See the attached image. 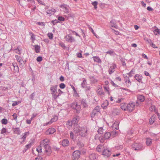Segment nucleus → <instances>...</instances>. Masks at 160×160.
Wrapping results in <instances>:
<instances>
[{"label": "nucleus", "instance_id": "1", "mask_svg": "<svg viewBox=\"0 0 160 160\" xmlns=\"http://www.w3.org/2000/svg\"><path fill=\"white\" fill-rule=\"evenodd\" d=\"M71 107L74 110V112L77 113H79L81 110L80 105H78L76 101L74 102L71 104Z\"/></svg>", "mask_w": 160, "mask_h": 160}, {"label": "nucleus", "instance_id": "2", "mask_svg": "<svg viewBox=\"0 0 160 160\" xmlns=\"http://www.w3.org/2000/svg\"><path fill=\"white\" fill-rule=\"evenodd\" d=\"M132 149L135 151H139L143 150L144 147L141 143H135L132 145Z\"/></svg>", "mask_w": 160, "mask_h": 160}, {"label": "nucleus", "instance_id": "3", "mask_svg": "<svg viewBox=\"0 0 160 160\" xmlns=\"http://www.w3.org/2000/svg\"><path fill=\"white\" fill-rule=\"evenodd\" d=\"M87 132V130L85 129L82 128L79 126L76 127L74 129V132L76 133L81 132L80 134L82 137H84L86 136Z\"/></svg>", "mask_w": 160, "mask_h": 160}, {"label": "nucleus", "instance_id": "4", "mask_svg": "<svg viewBox=\"0 0 160 160\" xmlns=\"http://www.w3.org/2000/svg\"><path fill=\"white\" fill-rule=\"evenodd\" d=\"M57 85L52 86L50 88L52 96L54 99H56L60 95V93L57 92Z\"/></svg>", "mask_w": 160, "mask_h": 160}, {"label": "nucleus", "instance_id": "5", "mask_svg": "<svg viewBox=\"0 0 160 160\" xmlns=\"http://www.w3.org/2000/svg\"><path fill=\"white\" fill-rule=\"evenodd\" d=\"M81 85V87L84 89L86 91L90 90L91 88L90 85L87 84L86 80L84 78L82 82Z\"/></svg>", "mask_w": 160, "mask_h": 160}, {"label": "nucleus", "instance_id": "6", "mask_svg": "<svg viewBox=\"0 0 160 160\" xmlns=\"http://www.w3.org/2000/svg\"><path fill=\"white\" fill-rule=\"evenodd\" d=\"M100 108L98 106H96L94 109L92 110V112L91 113V116L92 118L98 115V113L100 112Z\"/></svg>", "mask_w": 160, "mask_h": 160}, {"label": "nucleus", "instance_id": "7", "mask_svg": "<svg viewBox=\"0 0 160 160\" xmlns=\"http://www.w3.org/2000/svg\"><path fill=\"white\" fill-rule=\"evenodd\" d=\"M135 104L133 102H130L128 104H127L126 111L129 112H131L134 109Z\"/></svg>", "mask_w": 160, "mask_h": 160}, {"label": "nucleus", "instance_id": "8", "mask_svg": "<svg viewBox=\"0 0 160 160\" xmlns=\"http://www.w3.org/2000/svg\"><path fill=\"white\" fill-rule=\"evenodd\" d=\"M81 153L78 150L74 151L72 155V158L73 160H78V159L80 157Z\"/></svg>", "mask_w": 160, "mask_h": 160}, {"label": "nucleus", "instance_id": "9", "mask_svg": "<svg viewBox=\"0 0 160 160\" xmlns=\"http://www.w3.org/2000/svg\"><path fill=\"white\" fill-rule=\"evenodd\" d=\"M45 149V152L48 155H49L52 153L51 148L49 144L43 147Z\"/></svg>", "mask_w": 160, "mask_h": 160}, {"label": "nucleus", "instance_id": "10", "mask_svg": "<svg viewBox=\"0 0 160 160\" xmlns=\"http://www.w3.org/2000/svg\"><path fill=\"white\" fill-rule=\"evenodd\" d=\"M111 154V152L108 148H104L102 152V154L108 157Z\"/></svg>", "mask_w": 160, "mask_h": 160}, {"label": "nucleus", "instance_id": "11", "mask_svg": "<svg viewBox=\"0 0 160 160\" xmlns=\"http://www.w3.org/2000/svg\"><path fill=\"white\" fill-rule=\"evenodd\" d=\"M65 38L66 40L68 42H72L75 41V39L72 36L69 35H67L65 36Z\"/></svg>", "mask_w": 160, "mask_h": 160}, {"label": "nucleus", "instance_id": "12", "mask_svg": "<svg viewBox=\"0 0 160 160\" xmlns=\"http://www.w3.org/2000/svg\"><path fill=\"white\" fill-rule=\"evenodd\" d=\"M50 141L47 139H46L42 140L40 142V145L43 147L49 145Z\"/></svg>", "mask_w": 160, "mask_h": 160}, {"label": "nucleus", "instance_id": "13", "mask_svg": "<svg viewBox=\"0 0 160 160\" xmlns=\"http://www.w3.org/2000/svg\"><path fill=\"white\" fill-rule=\"evenodd\" d=\"M116 67V65L115 64H113L111 66L108 70L109 73L111 74L115 71V68Z\"/></svg>", "mask_w": 160, "mask_h": 160}, {"label": "nucleus", "instance_id": "14", "mask_svg": "<svg viewBox=\"0 0 160 160\" xmlns=\"http://www.w3.org/2000/svg\"><path fill=\"white\" fill-rule=\"evenodd\" d=\"M56 131L55 129L53 128H51L47 130L46 133L47 134H53Z\"/></svg>", "mask_w": 160, "mask_h": 160}, {"label": "nucleus", "instance_id": "15", "mask_svg": "<svg viewBox=\"0 0 160 160\" xmlns=\"http://www.w3.org/2000/svg\"><path fill=\"white\" fill-rule=\"evenodd\" d=\"M60 7L64 9V12L66 13H67L69 12L68 6L65 4H62L60 6Z\"/></svg>", "mask_w": 160, "mask_h": 160}, {"label": "nucleus", "instance_id": "16", "mask_svg": "<svg viewBox=\"0 0 160 160\" xmlns=\"http://www.w3.org/2000/svg\"><path fill=\"white\" fill-rule=\"evenodd\" d=\"M119 121H115L113 124L112 126V128L113 129L116 130H118L119 129Z\"/></svg>", "mask_w": 160, "mask_h": 160}, {"label": "nucleus", "instance_id": "17", "mask_svg": "<svg viewBox=\"0 0 160 160\" xmlns=\"http://www.w3.org/2000/svg\"><path fill=\"white\" fill-rule=\"evenodd\" d=\"M62 144L63 147H67L69 146V142L68 139H65L62 140Z\"/></svg>", "mask_w": 160, "mask_h": 160}, {"label": "nucleus", "instance_id": "18", "mask_svg": "<svg viewBox=\"0 0 160 160\" xmlns=\"http://www.w3.org/2000/svg\"><path fill=\"white\" fill-rule=\"evenodd\" d=\"M79 119V117L78 116H76L74 117L72 121V123L75 124L78 123Z\"/></svg>", "mask_w": 160, "mask_h": 160}, {"label": "nucleus", "instance_id": "19", "mask_svg": "<svg viewBox=\"0 0 160 160\" xmlns=\"http://www.w3.org/2000/svg\"><path fill=\"white\" fill-rule=\"evenodd\" d=\"M81 104L82 105L84 108L88 107V105L85 99H82L81 101Z\"/></svg>", "mask_w": 160, "mask_h": 160}, {"label": "nucleus", "instance_id": "20", "mask_svg": "<svg viewBox=\"0 0 160 160\" xmlns=\"http://www.w3.org/2000/svg\"><path fill=\"white\" fill-rule=\"evenodd\" d=\"M134 78L136 80L139 82H142V77L140 75L138 74H136L134 76Z\"/></svg>", "mask_w": 160, "mask_h": 160}, {"label": "nucleus", "instance_id": "21", "mask_svg": "<svg viewBox=\"0 0 160 160\" xmlns=\"http://www.w3.org/2000/svg\"><path fill=\"white\" fill-rule=\"evenodd\" d=\"M137 99L138 101L142 102L144 101L145 98L143 96L141 95H138L137 96Z\"/></svg>", "mask_w": 160, "mask_h": 160}, {"label": "nucleus", "instance_id": "22", "mask_svg": "<svg viewBox=\"0 0 160 160\" xmlns=\"http://www.w3.org/2000/svg\"><path fill=\"white\" fill-rule=\"evenodd\" d=\"M103 136L106 139H109L111 137V134L109 132H106L104 133Z\"/></svg>", "mask_w": 160, "mask_h": 160}, {"label": "nucleus", "instance_id": "23", "mask_svg": "<svg viewBox=\"0 0 160 160\" xmlns=\"http://www.w3.org/2000/svg\"><path fill=\"white\" fill-rule=\"evenodd\" d=\"M15 57L16 58L17 61L18 62L19 64H22L23 62L22 58L20 56L17 55H16L15 56Z\"/></svg>", "mask_w": 160, "mask_h": 160}, {"label": "nucleus", "instance_id": "24", "mask_svg": "<svg viewBox=\"0 0 160 160\" xmlns=\"http://www.w3.org/2000/svg\"><path fill=\"white\" fill-rule=\"evenodd\" d=\"M156 120V117L155 116H152L150 118L149 121V123L150 124L152 125L154 122Z\"/></svg>", "mask_w": 160, "mask_h": 160}, {"label": "nucleus", "instance_id": "25", "mask_svg": "<svg viewBox=\"0 0 160 160\" xmlns=\"http://www.w3.org/2000/svg\"><path fill=\"white\" fill-rule=\"evenodd\" d=\"M104 147L102 145H99L96 148V150L98 152H101L104 148Z\"/></svg>", "mask_w": 160, "mask_h": 160}, {"label": "nucleus", "instance_id": "26", "mask_svg": "<svg viewBox=\"0 0 160 160\" xmlns=\"http://www.w3.org/2000/svg\"><path fill=\"white\" fill-rule=\"evenodd\" d=\"M13 130L14 134L19 135L21 133L20 130L18 128H13Z\"/></svg>", "mask_w": 160, "mask_h": 160}, {"label": "nucleus", "instance_id": "27", "mask_svg": "<svg viewBox=\"0 0 160 160\" xmlns=\"http://www.w3.org/2000/svg\"><path fill=\"white\" fill-rule=\"evenodd\" d=\"M108 104V102L107 100H106L103 102L101 105V107L103 109H105Z\"/></svg>", "mask_w": 160, "mask_h": 160}, {"label": "nucleus", "instance_id": "28", "mask_svg": "<svg viewBox=\"0 0 160 160\" xmlns=\"http://www.w3.org/2000/svg\"><path fill=\"white\" fill-rule=\"evenodd\" d=\"M110 25L112 27H114L116 28H117L118 26L115 23V20H112L110 22Z\"/></svg>", "mask_w": 160, "mask_h": 160}, {"label": "nucleus", "instance_id": "29", "mask_svg": "<svg viewBox=\"0 0 160 160\" xmlns=\"http://www.w3.org/2000/svg\"><path fill=\"white\" fill-rule=\"evenodd\" d=\"M127 104L125 103H122L120 104V106L121 108L124 110L126 111Z\"/></svg>", "mask_w": 160, "mask_h": 160}, {"label": "nucleus", "instance_id": "30", "mask_svg": "<svg viewBox=\"0 0 160 160\" xmlns=\"http://www.w3.org/2000/svg\"><path fill=\"white\" fill-rule=\"evenodd\" d=\"M125 83H127V86L128 87L131 85V82L130 81L129 78H125Z\"/></svg>", "mask_w": 160, "mask_h": 160}, {"label": "nucleus", "instance_id": "31", "mask_svg": "<svg viewBox=\"0 0 160 160\" xmlns=\"http://www.w3.org/2000/svg\"><path fill=\"white\" fill-rule=\"evenodd\" d=\"M152 139L150 138H146V143L147 145L150 146L152 143Z\"/></svg>", "mask_w": 160, "mask_h": 160}, {"label": "nucleus", "instance_id": "32", "mask_svg": "<svg viewBox=\"0 0 160 160\" xmlns=\"http://www.w3.org/2000/svg\"><path fill=\"white\" fill-rule=\"evenodd\" d=\"M94 62L98 63H101V61L98 57L94 56L93 57Z\"/></svg>", "mask_w": 160, "mask_h": 160}, {"label": "nucleus", "instance_id": "33", "mask_svg": "<svg viewBox=\"0 0 160 160\" xmlns=\"http://www.w3.org/2000/svg\"><path fill=\"white\" fill-rule=\"evenodd\" d=\"M89 158L91 160H95L96 159L97 155L94 153H92L89 155Z\"/></svg>", "mask_w": 160, "mask_h": 160}, {"label": "nucleus", "instance_id": "34", "mask_svg": "<svg viewBox=\"0 0 160 160\" xmlns=\"http://www.w3.org/2000/svg\"><path fill=\"white\" fill-rule=\"evenodd\" d=\"M35 50L36 53H38L40 51V47L38 45H35Z\"/></svg>", "mask_w": 160, "mask_h": 160}, {"label": "nucleus", "instance_id": "35", "mask_svg": "<svg viewBox=\"0 0 160 160\" xmlns=\"http://www.w3.org/2000/svg\"><path fill=\"white\" fill-rule=\"evenodd\" d=\"M90 79L91 82L92 83H95L98 81V80L94 76H90Z\"/></svg>", "mask_w": 160, "mask_h": 160}, {"label": "nucleus", "instance_id": "36", "mask_svg": "<svg viewBox=\"0 0 160 160\" xmlns=\"http://www.w3.org/2000/svg\"><path fill=\"white\" fill-rule=\"evenodd\" d=\"M58 119V116H54L53 118L51 119L50 121L52 123L53 122L56 121Z\"/></svg>", "mask_w": 160, "mask_h": 160}, {"label": "nucleus", "instance_id": "37", "mask_svg": "<svg viewBox=\"0 0 160 160\" xmlns=\"http://www.w3.org/2000/svg\"><path fill=\"white\" fill-rule=\"evenodd\" d=\"M77 145L80 148H82L83 146V143L80 141H78L77 142Z\"/></svg>", "mask_w": 160, "mask_h": 160}, {"label": "nucleus", "instance_id": "38", "mask_svg": "<svg viewBox=\"0 0 160 160\" xmlns=\"http://www.w3.org/2000/svg\"><path fill=\"white\" fill-rule=\"evenodd\" d=\"M117 132L116 131H112L110 132V134H111V136L112 138L114 137H115L117 134Z\"/></svg>", "mask_w": 160, "mask_h": 160}, {"label": "nucleus", "instance_id": "39", "mask_svg": "<svg viewBox=\"0 0 160 160\" xmlns=\"http://www.w3.org/2000/svg\"><path fill=\"white\" fill-rule=\"evenodd\" d=\"M150 110L151 111H154L156 113L157 112V111L156 110L155 107L154 105H152L151 106L150 108Z\"/></svg>", "mask_w": 160, "mask_h": 160}, {"label": "nucleus", "instance_id": "40", "mask_svg": "<svg viewBox=\"0 0 160 160\" xmlns=\"http://www.w3.org/2000/svg\"><path fill=\"white\" fill-rule=\"evenodd\" d=\"M28 133V132H26L24 133V135L21 138V139H22V142L21 143H22V142H24L26 138V134Z\"/></svg>", "mask_w": 160, "mask_h": 160}, {"label": "nucleus", "instance_id": "41", "mask_svg": "<svg viewBox=\"0 0 160 160\" xmlns=\"http://www.w3.org/2000/svg\"><path fill=\"white\" fill-rule=\"evenodd\" d=\"M31 146V143L28 144L25 146V148L24 149V152H26L27 150Z\"/></svg>", "mask_w": 160, "mask_h": 160}, {"label": "nucleus", "instance_id": "42", "mask_svg": "<svg viewBox=\"0 0 160 160\" xmlns=\"http://www.w3.org/2000/svg\"><path fill=\"white\" fill-rule=\"evenodd\" d=\"M98 4V2L96 1H95L92 3V4L94 6L95 9H96L97 8V6Z\"/></svg>", "mask_w": 160, "mask_h": 160}, {"label": "nucleus", "instance_id": "43", "mask_svg": "<svg viewBox=\"0 0 160 160\" xmlns=\"http://www.w3.org/2000/svg\"><path fill=\"white\" fill-rule=\"evenodd\" d=\"M155 35H157L160 33L159 29L157 28V29H155L153 31Z\"/></svg>", "mask_w": 160, "mask_h": 160}, {"label": "nucleus", "instance_id": "44", "mask_svg": "<svg viewBox=\"0 0 160 160\" xmlns=\"http://www.w3.org/2000/svg\"><path fill=\"white\" fill-rule=\"evenodd\" d=\"M2 123L3 124H7L8 123V120L7 119L3 118L1 120Z\"/></svg>", "mask_w": 160, "mask_h": 160}, {"label": "nucleus", "instance_id": "45", "mask_svg": "<svg viewBox=\"0 0 160 160\" xmlns=\"http://www.w3.org/2000/svg\"><path fill=\"white\" fill-rule=\"evenodd\" d=\"M98 139L101 142H104V140L106 139L105 138H104V136H100Z\"/></svg>", "mask_w": 160, "mask_h": 160}, {"label": "nucleus", "instance_id": "46", "mask_svg": "<svg viewBox=\"0 0 160 160\" xmlns=\"http://www.w3.org/2000/svg\"><path fill=\"white\" fill-rule=\"evenodd\" d=\"M98 133H99L100 134H102L103 133V128L102 127H101L99 128L98 131Z\"/></svg>", "mask_w": 160, "mask_h": 160}, {"label": "nucleus", "instance_id": "47", "mask_svg": "<svg viewBox=\"0 0 160 160\" xmlns=\"http://www.w3.org/2000/svg\"><path fill=\"white\" fill-rule=\"evenodd\" d=\"M98 94L100 96L104 95V92H103L102 90H100L98 91Z\"/></svg>", "mask_w": 160, "mask_h": 160}, {"label": "nucleus", "instance_id": "48", "mask_svg": "<svg viewBox=\"0 0 160 160\" xmlns=\"http://www.w3.org/2000/svg\"><path fill=\"white\" fill-rule=\"evenodd\" d=\"M48 36L50 39L52 40V39L53 34L52 33H48Z\"/></svg>", "mask_w": 160, "mask_h": 160}, {"label": "nucleus", "instance_id": "49", "mask_svg": "<svg viewBox=\"0 0 160 160\" xmlns=\"http://www.w3.org/2000/svg\"><path fill=\"white\" fill-rule=\"evenodd\" d=\"M134 71L133 69H132L130 72L128 73L127 74L128 75L129 77H131L132 76V74H134Z\"/></svg>", "mask_w": 160, "mask_h": 160}, {"label": "nucleus", "instance_id": "50", "mask_svg": "<svg viewBox=\"0 0 160 160\" xmlns=\"http://www.w3.org/2000/svg\"><path fill=\"white\" fill-rule=\"evenodd\" d=\"M70 138L73 140V141L75 140V139L74 138V134L72 132H71L70 133Z\"/></svg>", "mask_w": 160, "mask_h": 160}, {"label": "nucleus", "instance_id": "51", "mask_svg": "<svg viewBox=\"0 0 160 160\" xmlns=\"http://www.w3.org/2000/svg\"><path fill=\"white\" fill-rule=\"evenodd\" d=\"M37 151L38 152H42V148L41 146H39L37 148Z\"/></svg>", "mask_w": 160, "mask_h": 160}, {"label": "nucleus", "instance_id": "52", "mask_svg": "<svg viewBox=\"0 0 160 160\" xmlns=\"http://www.w3.org/2000/svg\"><path fill=\"white\" fill-rule=\"evenodd\" d=\"M58 20L60 21H63L65 20V18L59 16L58 18Z\"/></svg>", "mask_w": 160, "mask_h": 160}, {"label": "nucleus", "instance_id": "53", "mask_svg": "<svg viewBox=\"0 0 160 160\" xmlns=\"http://www.w3.org/2000/svg\"><path fill=\"white\" fill-rule=\"evenodd\" d=\"M31 39L32 40V42H33L35 40V36L33 33H31Z\"/></svg>", "mask_w": 160, "mask_h": 160}, {"label": "nucleus", "instance_id": "54", "mask_svg": "<svg viewBox=\"0 0 160 160\" xmlns=\"http://www.w3.org/2000/svg\"><path fill=\"white\" fill-rule=\"evenodd\" d=\"M14 71L15 72H19V68L18 66L16 67L14 66Z\"/></svg>", "mask_w": 160, "mask_h": 160}, {"label": "nucleus", "instance_id": "55", "mask_svg": "<svg viewBox=\"0 0 160 160\" xmlns=\"http://www.w3.org/2000/svg\"><path fill=\"white\" fill-rule=\"evenodd\" d=\"M59 87L61 89H64L65 87V85L63 83H61L59 85Z\"/></svg>", "mask_w": 160, "mask_h": 160}, {"label": "nucleus", "instance_id": "56", "mask_svg": "<svg viewBox=\"0 0 160 160\" xmlns=\"http://www.w3.org/2000/svg\"><path fill=\"white\" fill-rule=\"evenodd\" d=\"M42 60V58L41 56H38L37 58V60L38 62H41Z\"/></svg>", "mask_w": 160, "mask_h": 160}, {"label": "nucleus", "instance_id": "57", "mask_svg": "<svg viewBox=\"0 0 160 160\" xmlns=\"http://www.w3.org/2000/svg\"><path fill=\"white\" fill-rule=\"evenodd\" d=\"M59 148L57 147L56 146H53L52 147V149L55 151H58L59 150Z\"/></svg>", "mask_w": 160, "mask_h": 160}, {"label": "nucleus", "instance_id": "58", "mask_svg": "<svg viewBox=\"0 0 160 160\" xmlns=\"http://www.w3.org/2000/svg\"><path fill=\"white\" fill-rule=\"evenodd\" d=\"M19 102H18L17 101H14V103H13L12 104V106H13V107H15V106H16L17 105H18V104H19Z\"/></svg>", "mask_w": 160, "mask_h": 160}, {"label": "nucleus", "instance_id": "59", "mask_svg": "<svg viewBox=\"0 0 160 160\" xmlns=\"http://www.w3.org/2000/svg\"><path fill=\"white\" fill-rule=\"evenodd\" d=\"M69 31L72 32L73 34H75L76 36L80 37V36L76 32L71 30H69Z\"/></svg>", "mask_w": 160, "mask_h": 160}, {"label": "nucleus", "instance_id": "60", "mask_svg": "<svg viewBox=\"0 0 160 160\" xmlns=\"http://www.w3.org/2000/svg\"><path fill=\"white\" fill-rule=\"evenodd\" d=\"M58 22V21L56 19L54 20H52L51 21V23L53 24V25H54L56 23Z\"/></svg>", "mask_w": 160, "mask_h": 160}, {"label": "nucleus", "instance_id": "61", "mask_svg": "<svg viewBox=\"0 0 160 160\" xmlns=\"http://www.w3.org/2000/svg\"><path fill=\"white\" fill-rule=\"evenodd\" d=\"M7 131V130L5 128H3L1 130V133L3 134L5 133Z\"/></svg>", "mask_w": 160, "mask_h": 160}, {"label": "nucleus", "instance_id": "62", "mask_svg": "<svg viewBox=\"0 0 160 160\" xmlns=\"http://www.w3.org/2000/svg\"><path fill=\"white\" fill-rule=\"evenodd\" d=\"M111 84L112 85L114 86L115 88L118 87V85L117 84H115L114 82L112 81H111Z\"/></svg>", "mask_w": 160, "mask_h": 160}, {"label": "nucleus", "instance_id": "63", "mask_svg": "<svg viewBox=\"0 0 160 160\" xmlns=\"http://www.w3.org/2000/svg\"><path fill=\"white\" fill-rule=\"evenodd\" d=\"M37 23L39 25L44 26L45 24L43 22H37Z\"/></svg>", "mask_w": 160, "mask_h": 160}, {"label": "nucleus", "instance_id": "64", "mask_svg": "<svg viewBox=\"0 0 160 160\" xmlns=\"http://www.w3.org/2000/svg\"><path fill=\"white\" fill-rule=\"evenodd\" d=\"M34 96H35V94H34V93H32V94H31V95L30 96V98L31 99H32L33 98Z\"/></svg>", "mask_w": 160, "mask_h": 160}]
</instances>
